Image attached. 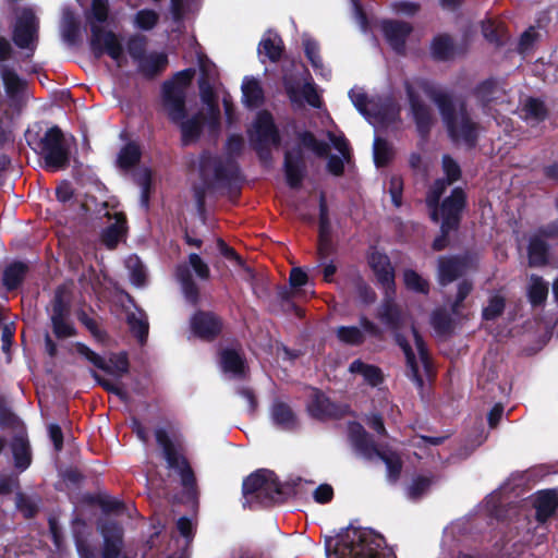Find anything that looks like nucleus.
<instances>
[{
  "label": "nucleus",
  "instance_id": "5fc2aeb1",
  "mask_svg": "<svg viewBox=\"0 0 558 558\" xmlns=\"http://www.w3.org/2000/svg\"><path fill=\"white\" fill-rule=\"evenodd\" d=\"M432 325L438 333L449 335L453 329V319L446 311L438 310L432 316Z\"/></svg>",
  "mask_w": 558,
  "mask_h": 558
},
{
  "label": "nucleus",
  "instance_id": "f704fd0d",
  "mask_svg": "<svg viewBox=\"0 0 558 558\" xmlns=\"http://www.w3.org/2000/svg\"><path fill=\"white\" fill-rule=\"evenodd\" d=\"M430 48L433 57L439 61L450 60L456 54L453 39L447 34L435 37Z\"/></svg>",
  "mask_w": 558,
  "mask_h": 558
},
{
  "label": "nucleus",
  "instance_id": "338daca9",
  "mask_svg": "<svg viewBox=\"0 0 558 558\" xmlns=\"http://www.w3.org/2000/svg\"><path fill=\"white\" fill-rule=\"evenodd\" d=\"M432 485V478L420 476L413 481L408 488V495L412 499H418L424 493L428 490Z\"/></svg>",
  "mask_w": 558,
  "mask_h": 558
},
{
  "label": "nucleus",
  "instance_id": "a19ab883",
  "mask_svg": "<svg viewBox=\"0 0 558 558\" xmlns=\"http://www.w3.org/2000/svg\"><path fill=\"white\" fill-rule=\"evenodd\" d=\"M482 33L489 43L497 46L504 45L508 39L504 25L492 20L482 23Z\"/></svg>",
  "mask_w": 558,
  "mask_h": 558
},
{
  "label": "nucleus",
  "instance_id": "09e8293b",
  "mask_svg": "<svg viewBox=\"0 0 558 558\" xmlns=\"http://www.w3.org/2000/svg\"><path fill=\"white\" fill-rule=\"evenodd\" d=\"M506 299L496 294L488 300V305L483 308L482 317L485 320H495L504 314Z\"/></svg>",
  "mask_w": 558,
  "mask_h": 558
},
{
  "label": "nucleus",
  "instance_id": "cd10ccee",
  "mask_svg": "<svg viewBox=\"0 0 558 558\" xmlns=\"http://www.w3.org/2000/svg\"><path fill=\"white\" fill-rule=\"evenodd\" d=\"M28 271V265L21 260H14L7 265L2 272V284L5 290L11 292L19 289L24 282Z\"/></svg>",
  "mask_w": 558,
  "mask_h": 558
},
{
  "label": "nucleus",
  "instance_id": "69168bd1",
  "mask_svg": "<svg viewBox=\"0 0 558 558\" xmlns=\"http://www.w3.org/2000/svg\"><path fill=\"white\" fill-rule=\"evenodd\" d=\"M69 318L51 320L52 331L58 339H64L76 335V330Z\"/></svg>",
  "mask_w": 558,
  "mask_h": 558
},
{
  "label": "nucleus",
  "instance_id": "e433bc0d",
  "mask_svg": "<svg viewBox=\"0 0 558 558\" xmlns=\"http://www.w3.org/2000/svg\"><path fill=\"white\" fill-rule=\"evenodd\" d=\"M199 94L213 114L219 113L216 94L209 81V74L205 65H202V76L198 81Z\"/></svg>",
  "mask_w": 558,
  "mask_h": 558
},
{
  "label": "nucleus",
  "instance_id": "13d9d810",
  "mask_svg": "<svg viewBox=\"0 0 558 558\" xmlns=\"http://www.w3.org/2000/svg\"><path fill=\"white\" fill-rule=\"evenodd\" d=\"M19 422L17 415L12 411L8 399L0 395V427L11 428Z\"/></svg>",
  "mask_w": 558,
  "mask_h": 558
},
{
  "label": "nucleus",
  "instance_id": "4468645a",
  "mask_svg": "<svg viewBox=\"0 0 558 558\" xmlns=\"http://www.w3.org/2000/svg\"><path fill=\"white\" fill-rule=\"evenodd\" d=\"M201 175L205 185L210 184V174L215 181H230L238 178L239 167L232 158H219L210 155H203L199 163Z\"/></svg>",
  "mask_w": 558,
  "mask_h": 558
},
{
  "label": "nucleus",
  "instance_id": "473e14b6",
  "mask_svg": "<svg viewBox=\"0 0 558 558\" xmlns=\"http://www.w3.org/2000/svg\"><path fill=\"white\" fill-rule=\"evenodd\" d=\"M504 95V89L494 78H488L480 83L474 89V96L484 106L497 100Z\"/></svg>",
  "mask_w": 558,
  "mask_h": 558
},
{
  "label": "nucleus",
  "instance_id": "a18cd8bd",
  "mask_svg": "<svg viewBox=\"0 0 558 558\" xmlns=\"http://www.w3.org/2000/svg\"><path fill=\"white\" fill-rule=\"evenodd\" d=\"M92 376L104 390L116 395L128 408H130L131 398L126 390L111 380L104 378L95 371L92 372Z\"/></svg>",
  "mask_w": 558,
  "mask_h": 558
},
{
  "label": "nucleus",
  "instance_id": "2f4dec72",
  "mask_svg": "<svg viewBox=\"0 0 558 558\" xmlns=\"http://www.w3.org/2000/svg\"><path fill=\"white\" fill-rule=\"evenodd\" d=\"M275 423L286 429H293L298 425V418L291 407L282 401H276L271 408Z\"/></svg>",
  "mask_w": 558,
  "mask_h": 558
},
{
  "label": "nucleus",
  "instance_id": "412c9836",
  "mask_svg": "<svg viewBox=\"0 0 558 558\" xmlns=\"http://www.w3.org/2000/svg\"><path fill=\"white\" fill-rule=\"evenodd\" d=\"M104 537L101 558H119L123 548V529L117 522H107L100 526Z\"/></svg>",
  "mask_w": 558,
  "mask_h": 558
},
{
  "label": "nucleus",
  "instance_id": "423d86ee",
  "mask_svg": "<svg viewBox=\"0 0 558 558\" xmlns=\"http://www.w3.org/2000/svg\"><path fill=\"white\" fill-rule=\"evenodd\" d=\"M243 494L248 504L254 500L266 504L281 501L282 486L278 483L274 472L259 470L250 475L243 483Z\"/></svg>",
  "mask_w": 558,
  "mask_h": 558
},
{
  "label": "nucleus",
  "instance_id": "2eb2a0df",
  "mask_svg": "<svg viewBox=\"0 0 558 558\" xmlns=\"http://www.w3.org/2000/svg\"><path fill=\"white\" fill-rule=\"evenodd\" d=\"M39 23L31 9H25L13 27L12 39L20 49L35 51L38 40Z\"/></svg>",
  "mask_w": 558,
  "mask_h": 558
},
{
  "label": "nucleus",
  "instance_id": "20e7f679",
  "mask_svg": "<svg viewBox=\"0 0 558 558\" xmlns=\"http://www.w3.org/2000/svg\"><path fill=\"white\" fill-rule=\"evenodd\" d=\"M31 148L39 155L49 171L63 170L70 166L71 153L64 134L58 125L49 128L41 137L27 140Z\"/></svg>",
  "mask_w": 558,
  "mask_h": 558
},
{
  "label": "nucleus",
  "instance_id": "7ed1b4c3",
  "mask_svg": "<svg viewBox=\"0 0 558 558\" xmlns=\"http://www.w3.org/2000/svg\"><path fill=\"white\" fill-rule=\"evenodd\" d=\"M109 13L108 0H92L90 10L86 13V22L90 29L89 48L96 59L107 54L122 68L126 60L123 38L102 26L108 21Z\"/></svg>",
  "mask_w": 558,
  "mask_h": 558
},
{
  "label": "nucleus",
  "instance_id": "a878e982",
  "mask_svg": "<svg viewBox=\"0 0 558 558\" xmlns=\"http://www.w3.org/2000/svg\"><path fill=\"white\" fill-rule=\"evenodd\" d=\"M10 448L15 469L20 472L27 470L32 464V449L27 436L25 434L14 435Z\"/></svg>",
  "mask_w": 558,
  "mask_h": 558
},
{
  "label": "nucleus",
  "instance_id": "393cba45",
  "mask_svg": "<svg viewBox=\"0 0 558 558\" xmlns=\"http://www.w3.org/2000/svg\"><path fill=\"white\" fill-rule=\"evenodd\" d=\"M255 144L265 146H279L280 137L278 131L274 124L272 117L268 112H262L258 114L255 124Z\"/></svg>",
  "mask_w": 558,
  "mask_h": 558
},
{
  "label": "nucleus",
  "instance_id": "b1692460",
  "mask_svg": "<svg viewBox=\"0 0 558 558\" xmlns=\"http://www.w3.org/2000/svg\"><path fill=\"white\" fill-rule=\"evenodd\" d=\"M383 32L395 51L403 53L405 40L412 32V26L403 21H385Z\"/></svg>",
  "mask_w": 558,
  "mask_h": 558
},
{
  "label": "nucleus",
  "instance_id": "1a4fd4ad",
  "mask_svg": "<svg viewBox=\"0 0 558 558\" xmlns=\"http://www.w3.org/2000/svg\"><path fill=\"white\" fill-rule=\"evenodd\" d=\"M338 558H380L376 547L359 530L348 531L335 545Z\"/></svg>",
  "mask_w": 558,
  "mask_h": 558
},
{
  "label": "nucleus",
  "instance_id": "f3484780",
  "mask_svg": "<svg viewBox=\"0 0 558 558\" xmlns=\"http://www.w3.org/2000/svg\"><path fill=\"white\" fill-rule=\"evenodd\" d=\"M465 206V193L462 189L456 187L451 195L444 199L438 208V217H441V225L445 229H458L461 220V213Z\"/></svg>",
  "mask_w": 558,
  "mask_h": 558
},
{
  "label": "nucleus",
  "instance_id": "c85d7f7f",
  "mask_svg": "<svg viewBox=\"0 0 558 558\" xmlns=\"http://www.w3.org/2000/svg\"><path fill=\"white\" fill-rule=\"evenodd\" d=\"M168 63V56L165 52L142 53V76L155 78L163 73Z\"/></svg>",
  "mask_w": 558,
  "mask_h": 558
},
{
  "label": "nucleus",
  "instance_id": "49530a36",
  "mask_svg": "<svg viewBox=\"0 0 558 558\" xmlns=\"http://www.w3.org/2000/svg\"><path fill=\"white\" fill-rule=\"evenodd\" d=\"M302 145L311 149L318 157H326L329 151V145L318 141L312 132H302L299 134Z\"/></svg>",
  "mask_w": 558,
  "mask_h": 558
},
{
  "label": "nucleus",
  "instance_id": "ea45409f",
  "mask_svg": "<svg viewBox=\"0 0 558 558\" xmlns=\"http://www.w3.org/2000/svg\"><path fill=\"white\" fill-rule=\"evenodd\" d=\"M378 458L385 462L389 480L396 482L401 474L403 465L399 453L389 449L388 447H381V451Z\"/></svg>",
  "mask_w": 558,
  "mask_h": 558
},
{
  "label": "nucleus",
  "instance_id": "5701e85b",
  "mask_svg": "<svg viewBox=\"0 0 558 558\" xmlns=\"http://www.w3.org/2000/svg\"><path fill=\"white\" fill-rule=\"evenodd\" d=\"M535 509V520L545 523L558 508V489H544L537 492L532 500Z\"/></svg>",
  "mask_w": 558,
  "mask_h": 558
},
{
  "label": "nucleus",
  "instance_id": "79ce46f5",
  "mask_svg": "<svg viewBox=\"0 0 558 558\" xmlns=\"http://www.w3.org/2000/svg\"><path fill=\"white\" fill-rule=\"evenodd\" d=\"M395 150L387 140L376 137L374 142V161L377 167H386L393 158Z\"/></svg>",
  "mask_w": 558,
  "mask_h": 558
},
{
  "label": "nucleus",
  "instance_id": "72a5a7b5",
  "mask_svg": "<svg viewBox=\"0 0 558 558\" xmlns=\"http://www.w3.org/2000/svg\"><path fill=\"white\" fill-rule=\"evenodd\" d=\"M349 371L353 374H360L371 386H377L384 380L383 372L379 367L366 364L361 360L351 363Z\"/></svg>",
  "mask_w": 558,
  "mask_h": 558
},
{
  "label": "nucleus",
  "instance_id": "774afa93",
  "mask_svg": "<svg viewBox=\"0 0 558 558\" xmlns=\"http://www.w3.org/2000/svg\"><path fill=\"white\" fill-rule=\"evenodd\" d=\"M265 54L272 61L277 62L280 60L282 54L281 40L276 43L274 39L267 38L260 43Z\"/></svg>",
  "mask_w": 558,
  "mask_h": 558
},
{
  "label": "nucleus",
  "instance_id": "c9c22d12",
  "mask_svg": "<svg viewBox=\"0 0 558 558\" xmlns=\"http://www.w3.org/2000/svg\"><path fill=\"white\" fill-rule=\"evenodd\" d=\"M244 102L251 108H257L264 102V90L258 80L252 77L242 85Z\"/></svg>",
  "mask_w": 558,
  "mask_h": 558
},
{
  "label": "nucleus",
  "instance_id": "e2e57ef3",
  "mask_svg": "<svg viewBox=\"0 0 558 558\" xmlns=\"http://www.w3.org/2000/svg\"><path fill=\"white\" fill-rule=\"evenodd\" d=\"M1 76L5 89L9 94H16L23 87V81L20 78L19 74L12 69H3L1 71Z\"/></svg>",
  "mask_w": 558,
  "mask_h": 558
},
{
  "label": "nucleus",
  "instance_id": "a211bd4d",
  "mask_svg": "<svg viewBox=\"0 0 558 558\" xmlns=\"http://www.w3.org/2000/svg\"><path fill=\"white\" fill-rule=\"evenodd\" d=\"M119 137L124 144L117 155L116 166L119 170L129 172L140 165V142L128 128L120 132Z\"/></svg>",
  "mask_w": 558,
  "mask_h": 558
},
{
  "label": "nucleus",
  "instance_id": "f257e3e1",
  "mask_svg": "<svg viewBox=\"0 0 558 558\" xmlns=\"http://www.w3.org/2000/svg\"><path fill=\"white\" fill-rule=\"evenodd\" d=\"M417 86L438 108L450 138L469 148L475 147L480 124L471 118L465 99L428 81H420Z\"/></svg>",
  "mask_w": 558,
  "mask_h": 558
},
{
  "label": "nucleus",
  "instance_id": "3c124183",
  "mask_svg": "<svg viewBox=\"0 0 558 558\" xmlns=\"http://www.w3.org/2000/svg\"><path fill=\"white\" fill-rule=\"evenodd\" d=\"M473 289L474 284L470 279H463L457 284V293L450 305L453 314L460 313L463 307V301L471 294Z\"/></svg>",
  "mask_w": 558,
  "mask_h": 558
},
{
  "label": "nucleus",
  "instance_id": "8fccbe9b",
  "mask_svg": "<svg viewBox=\"0 0 558 558\" xmlns=\"http://www.w3.org/2000/svg\"><path fill=\"white\" fill-rule=\"evenodd\" d=\"M532 284L529 290L530 302L534 305H541L545 302L548 293L547 284L537 276H532Z\"/></svg>",
  "mask_w": 558,
  "mask_h": 558
},
{
  "label": "nucleus",
  "instance_id": "052dcab7",
  "mask_svg": "<svg viewBox=\"0 0 558 558\" xmlns=\"http://www.w3.org/2000/svg\"><path fill=\"white\" fill-rule=\"evenodd\" d=\"M77 318L97 341L105 342L107 340V332L100 329L97 322L94 318L89 317L85 312H81L77 315Z\"/></svg>",
  "mask_w": 558,
  "mask_h": 558
},
{
  "label": "nucleus",
  "instance_id": "58836bf2",
  "mask_svg": "<svg viewBox=\"0 0 558 558\" xmlns=\"http://www.w3.org/2000/svg\"><path fill=\"white\" fill-rule=\"evenodd\" d=\"M130 363L129 356L125 351L119 353H111L107 361V369H101L106 374L112 375L117 378H122L129 373Z\"/></svg>",
  "mask_w": 558,
  "mask_h": 558
},
{
  "label": "nucleus",
  "instance_id": "39448f33",
  "mask_svg": "<svg viewBox=\"0 0 558 558\" xmlns=\"http://www.w3.org/2000/svg\"><path fill=\"white\" fill-rule=\"evenodd\" d=\"M155 436L158 445L162 449L168 468L178 472L185 494L189 498L195 499L197 497L196 477L183 453L182 445L178 440L172 439L162 428L156 429Z\"/></svg>",
  "mask_w": 558,
  "mask_h": 558
},
{
  "label": "nucleus",
  "instance_id": "dca6fc26",
  "mask_svg": "<svg viewBox=\"0 0 558 558\" xmlns=\"http://www.w3.org/2000/svg\"><path fill=\"white\" fill-rule=\"evenodd\" d=\"M223 322L214 312L198 311L191 318L193 333L205 341H213L222 331Z\"/></svg>",
  "mask_w": 558,
  "mask_h": 558
},
{
  "label": "nucleus",
  "instance_id": "de8ad7c7",
  "mask_svg": "<svg viewBox=\"0 0 558 558\" xmlns=\"http://www.w3.org/2000/svg\"><path fill=\"white\" fill-rule=\"evenodd\" d=\"M70 303L64 300L63 291L58 289L54 293V296L51 301V315L50 319H63L70 317Z\"/></svg>",
  "mask_w": 558,
  "mask_h": 558
},
{
  "label": "nucleus",
  "instance_id": "37998d69",
  "mask_svg": "<svg viewBox=\"0 0 558 558\" xmlns=\"http://www.w3.org/2000/svg\"><path fill=\"white\" fill-rule=\"evenodd\" d=\"M399 113V106L392 101H388L380 107L377 105L373 111L372 118L380 124L389 125L397 121Z\"/></svg>",
  "mask_w": 558,
  "mask_h": 558
},
{
  "label": "nucleus",
  "instance_id": "7c9ffc66",
  "mask_svg": "<svg viewBox=\"0 0 558 558\" xmlns=\"http://www.w3.org/2000/svg\"><path fill=\"white\" fill-rule=\"evenodd\" d=\"M378 318L391 329H399L403 317L400 307L390 298H386L378 308Z\"/></svg>",
  "mask_w": 558,
  "mask_h": 558
},
{
  "label": "nucleus",
  "instance_id": "bb28decb",
  "mask_svg": "<svg viewBox=\"0 0 558 558\" xmlns=\"http://www.w3.org/2000/svg\"><path fill=\"white\" fill-rule=\"evenodd\" d=\"M369 265L378 282L386 289H390L395 283V274L388 256L375 252L369 257Z\"/></svg>",
  "mask_w": 558,
  "mask_h": 558
},
{
  "label": "nucleus",
  "instance_id": "c756f323",
  "mask_svg": "<svg viewBox=\"0 0 558 558\" xmlns=\"http://www.w3.org/2000/svg\"><path fill=\"white\" fill-rule=\"evenodd\" d=\"M116 221L105 228L100 234L101 243L109 250L117 247L125 231L126 220L123 214H114Z\"/></svg>",
  "mask_w": 558,
  "mask_h": 558
},
{
  "label": "nucleus",
  "instance_id": "4c0bfd02",
  "mask_svg": "<svg viewBox=\"0 0 558 558\" xmlns=\"http://www.w3.org/2000/svg\"><path fill=\"white\" fill-rule=\"evenodd\" d=\"M220 362L225 372L232 373L238 377L244 376V360L235 350H223L220 353Z\"/></svg>",
  "mask_w": 558,
  "mask_h": 558
},
{
  "label": "nucleus",
  "instance_id": "f8f14e48",
  "mask_svg": "<svg viewBox=\"0 0 558 558\" xmlns=\"http://www.w3.org/2000/svg\"><path fill=\"white\" fill-rule=\"evenodd\" d=\"M442 168L446 174L445 179H437L429 187L426 195V205L430 210V219L434 222L439 221L438 217V203L446 189L453 182L458 181L461 177V169L459 165L450 157L444 156Z\"/></svg>",
  "mask_w": 558,
  "mask_h": 558
},
{
  "label": "nucleus",
  "instance_id": "864d4df0",
  "mask_svg": "<svg viewBox=\"0 0 558 558\" xmlns=\"http://www.w3.org/2000/svg\"><path fill=\"white\" fill-rule=\"evenodd\" d=\"M15 506L16 509L23 514V517L27 520L34 519L38 511V505L32 500L31 497L23 493H17L15 496Z\"/></svg>",
  "mask_w": 558,
  "mask_h": 558
},
{
  "label": "nucleus",
  "instance_id": "ddd939ff",
  "mask_svg": "<svg viewBox=\"0 0 558 558\" xmlns=\"http://www.w3.org/2000/svg\"><path fill=\"white\" fill-rule=\"evenodd\" d=\"M420 81L421 80H416L415 83L407 81L404 88L417 131L422 137H426L435 123V117L432 108L418 95V90H422L417 86V82Z\"/></svg>",
  "mask_w": 558,
  "mask_h": 558
},
{
  "label": "nucleus",
  "instance_id": "6e6d98bb",
  "mask_svg": "<svg viewBox=\"0 0 558 558\" xmlns=\"http://www.w3.org/2000/svg\"><path fill=\"white\" fill-rule=\"evenodd\" d=\"M404 283L405 286L420 293L427 294L429 291V283L423 277H421L416 271L412 269H407L403 272Z\"/></svg>",
  "mask_w": 558,
  "mask_h": 558
},
{
  "label": "nucleus",
  "instance_id": "9d476101",
  "mask_svg": "<svg viewBox=\"0 0 558 558\" xmlns=\"http://www.w3.org/2000/svg\"><path fill=\"white\" fill-rule=\"evenodd\" d=\"M477 269V259L473 254L440 256L437 259V279L441 287H446L469 270Z\"/></svg>",
  "mask_w": 558,
  "mask_h": 558
},
{
  "label": "nucleus",
  "instance_id": "603ef678",
  "mask_svg": "<svg viewBox=\"0 0 558 558\" xmlns=\"http://www.w3.org/2000/svg\"><path fill=\"white\" fill-rule=\"evenodd\" d=\"M336 335L340 341L350 345H361L364 340V333L357 327H339Z\"/></svg>",
  "mask_w": 558,
  "mask_h": 558
},
{
  "label": "nucleus",
  "instance_id": "f03ea898",
  "mask_svg": "<svg viewBox=\"0 0 558 558\" xmlns=\"http://www.w3.org/2000/svg\"><path fill=\"white\" fill-rule=\"evenodd\" d=\"M194 75V69H186L177 73L172 80L165 82L162 87L163 109L172 122L180 124L183 145L199 138L205 122V116L202 112L184 120L186 89Z\"/></svg>",
  "mask_w": 558,
  "mask_h": 558
},
{
  "label": "nucleus",
  "instance_id": "4be33fe9",
  "mask_svg": "<svg viewBox=\"0 0 558 558\" xmlns=\"http://www.w3.org/2000/svg\"><path fill=\"white\" fill-rule=\"evenodd\" d=\"M283 169L290 187L299 189L306 172L305 160L300 148L286 151Z\"/></svg>",
  "mask_w": 558,
  "mask_h": 558
},
{
  "label": "nucleus",
  "instance_id": "680f3d73",
  "mask_svg": "<svg viewBox=\"0 0 558 558\" xmlns=\"http://www.w3.org/2000/svg\"><path fill=\"white\" fill-rule=\"evenodd\" d=\"M121 110L126 118V125L129 130H132L133 121L136 119V113L140 111V102L136 97L123 98L120 100Z\"/></svg>",
  "mask_w": 558,
  "mask_h": 558
},
{
  "label": "nucleus",
  "instance_id": "bf43d9fd",
  "mask_svg": "<svg viewBox=\"0 0 558 558\" xmlns=\"http://www.w3.org/2000/svg\"><path fill=\"white\" fill-rule=\"evenodd\" d=\"M523 110L525 111L526 117L538 121L544 120L547 117V109L544 102L536 98H527Z\"/></svg>",
  "mask_w": 558,
  "mask_h": 558
},
{
  "label": "nucleus",
  "instance_id": "0eeeda50",
  "mask_svg": "<svg viewBox=\"0 0 558 558\" xmlns=\"http://www.w3.org/2000/svg\"><path fill=\"white\" fill-rule=\"evenodd\" d=\"M412 332L414 337L415 347L420 355V361L423 366V372L420 371L415 355L412 351L411 345L408 343L407 339L400 333H397L396 341L402 348L404 355L407 357L408 374L413 378V380H415L416 385L420 388H422L424 386V376L430 379L433 376V369L428 351L422 336L418 333L414 326H412Z\"/></svg>",
  "mask_w": 558,
  "mask_h": 558
},
{
  "label": "nucleus",
  "instance_id": "6ab92c4d",
  "mask_svg": "<svg viewBox=\"0 0 558 558\" xmlns=\"http://www.w3.org/2000/svg\"><path fill=\"white\" fill-rule=\"evenodd\" d=\"M349 437L354 449L367 460L379 457V448L373 436L360 423H351L349 426Z\"/></svg>",
  "mask_w": 558,
  "mask_h": 558
},
{
  "label": "nucleus",
  "instance_id": "c03bdc74",
  "mask_svg": "<svg viewBox=\"0 0 558 558\" xmlns=\"http://www.w3.org/2000/svg\"><path fill=\"white\" fill-rule=\"evenodd\" d=\"M87 501L90 505L99 506L106 514L119 513L124 509V504L121 500L106 495H89Z\"/></svg>",
  "mask_w": 558,
  "mask_h": 558
},
{
  "label": "nucleus",
  "instance_id": "0e129e2a",
  "mask_svg": "<svg viewBox=\"0 0 558 558\" xmlns=\"http://www.w3.org/2000/svg\"><path fill=\"white\" fill-rule=\"evenodd\" d=\"M352 101L359 111L365 117L372 118L374 109L377 107V102L367 98L365 94H352Z\"/></svg>",
  "mask_w": 558,
  "mask_h": 558
},
{
  "label": "nucleus",
  "instance_id": "9b49d317",
  "mask_svg": "<svg viewBox=\"0 0 558 558\" xmlns=\"http://www.w3.org/2000/svg\"><path fill=\"white\" fill-rule=\"evenodd\" d=\"M558 238V220L539 227L529 238L527 258L530 267H543L548 263V240Z\"/></svg>",
  "mask_w": 558,
  "mask_h": 558
},
{
  "label": "nucleus",
  "instance_id": "6e6552de",
  "mask_svg": "<svg viewBox=\"0 0 558 558\" xmlns=\"http://www.w3.org/2000/svg\"><path fill=\"white\" fill-rule=\"evenodd\" d=\"M190 267L201 280H208L210 270L202 257L195 253L189 255V264L181 263L175 267V278L180 282L186 300L195 305L199 301V289L192 278Z\"/></svg>",
  "mask_w": 558,
  "mask_h": 558
},
{
  "label": "nucleus",
  "instance_id": "4d7b16f0",
  "mask_svg": "<svg viewBox=\"0 0 558 558\" xmlns=\"http://www.w3.org/2000/svg\"><path fill=\"white\" fill-rule=\"evenodd\" d=\"M74 348L77 354L86 359L96 368L100 371L107 369V360L100 356L98 353L94 352L88 345L83 342H76Z\"/></svg>",
  "mask_w": 558,
  "mask_h": 558
},
{
  "label": "nucleus",
  "instance_id": "aec40b11",
  "mask_svg": "<svg viewBox=\"0 0 558 558\" xmlns=\"http://www.w3.org/2000/svg\"><path fill=\"white\" fill-rule=\"evenodd\" d=\"M308 410L317 418H340L349 412L348 405H339L330 401L323 392L315 390Z\"/></svg>",
  "mask_w": 558,
  "mask_h": 558
}]
</instances>
